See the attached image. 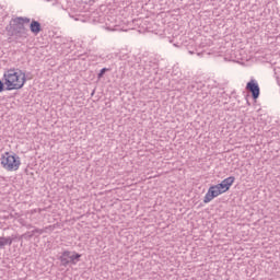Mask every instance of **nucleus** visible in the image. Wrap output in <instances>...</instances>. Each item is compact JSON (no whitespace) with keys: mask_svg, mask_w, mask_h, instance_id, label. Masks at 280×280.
Here are the masks:
<instances>
[{"mask_svg":"<svg viewBox=\"0 0 280 280\" xmlns=\"http://www.w3.org/2000/svg\"><path fill=\"white\" fill-rule=\"evenodd\" d=\"M3 82L5 91H19L25 86V73L19 69H9L3 73Z\"/></svg>","mask_w":280,"mask_h":280,"instance_id":"f257e3e1","label":"nucleus"},{"mask_svg":"<svg viewBox=\"0 0 280 280\" xmlns=\"http://www.w3.org/2000/svg\"><path fill=\"white\" fill-rule=\"evenodd\" d=\"M233 183H235V177L230 176L223 179L220 184L210 186V188L208 189V192L203 198L205 205H208V202H211L213 198H218V196H220L221 194H225V191H229Z\"/></svg>","mask_w":280,"mask_h":280,"instance_id":"f03ea898","label":"nucleus"},{"mask_svg":"<svg viewBox=\"0 0 280 280\" xmlns=\"http://www.w3.org/2000/svg\"><path fill=\"white\" fill-rule=\"evenodd\" d=\"M1 165L7 172H16L19 167H21V158L16 154H11L10 152H5L1 156Z\"/></svg>","mask_w":280,"mask_h":280,"instance_id":"7ed1b4c3","label":"nucleus"},{"mask_svg":"<svg viewBox=\"0 0 280 280\" xmlns=\"http://www.w3.org/2000/svg\"><path fill=\"white\" fill-rule=\"evenodd\" d=\"M30 18H23V16H18L12 19V30L14 36L18 38H27V30L25 28V24L30 23Z\"/></svg>","mask_w":280,"mask_h":280,"instance_id":"20e7f679","label":"nucleus"},{"mask_svg":"<svg viewBox=\"0 0 280 280\" xmlns=\"http://www.w3.org/2000/svg\"><path fill=\"white\" fill-rule=\"evenodd\" d=\"M246 91L252 94L254 102H257V100H259L261 90L259 89V83H257L255 79H252L249 82H247Z\"/></svg>","mask_w":280,"mask_h":280,"instance_id":"39448f33","label":"nucleus"},{"mask_svg":"<svg viewBox=\"0 0 280 280\" xmlns=\"http://www.w3.org/2000/svg\"><path fill=\"white\" fill-rule=\"evenodd\" d=\"M30 30H31L32 34H34V36H38V34H40V32H43V26H40V22H38L36 20H32V22L30 24Z\"/></svg>","mask_w":280,"mask_h":280,"instance_id":"423d86ee","label":"nucleus"},{"mask_svg":"<svg viewBox=\"0 0 280 280\" xmlns=\"http://www.w3.org/2000/svg\"><path fill=\"white\" fill-rule=\"evenodd\" d=\"M69 255H71V252L65 250L59 257V260L61 261V266H65V268H67V266H69L70 264Z\"/></svg>","mask_w":280,"mask_h":280,"instance_id":"0eeeda50","label":"nucleus"},{"mask_svg":"<svg viewBox=\"0 0 280 280\" xmlns=\"http://www.w3.org/2000/svg\"><path fill=\"white\" fill-rule=\"evenodd\" d=\"M12 242H14V238L11 236H0V249L5 248V246H12Z\"/></svg>","mask_w":280,"mask_h":280,"instance_id":"6e6552de","label":"nucleus"},{"mask_svg":"<svg viewBox=\"0 0 280 280\" xmlns=\"http://www.w3.org/2000/svg\"><path fill=\"white\" fill-rule=\"evenodd\" d=\"M80 257H82V255L75 252H73L72 254H69L70 264H73V266H75L78 261H80Z\"/></svg>","mask_w":280,"mask_h":280,"instance_id":"1a4fd4ad","label":"nucleus"},{"mask_svg":"<svg viewBox=\"0 0 280 280\" xmlns=\"http://www.w3.org/2000/svg\"><path fill=\"white\" fill-rule=\"evenodd\" d=\"M33 235H36V233H38V235H43V233H45L44 229H35L32 231Z\"/></svg>","mask_w":280,"mask_h":280,"instance_id":"9d476101","label":"nucleus"},{"mask_svg":"<svg viewBox=\"0 0 280 280\" xmlns=\"http://www.w3.org/2000/svg\"><path fill=\"white\" fill-rule=\"evenodd\" d=\"M3 91H5V81L0 80V93H3Z\"/></svg>","mask_w":280,"mask_h":280,"instance_id":"9b49d317","label":"nucleus"},{"mask_svg":"<svg viewBox=\"0 0 280 280\" xmlns=\"http://www.w3.org/2000/svg\"><path fill=\"white\" fill-rule=\"evenodd\" d=\"M54 229H56V226H54V225H48V226H46V228H44V233H47L48 231H54Z\"/></svg>","mask_w":280,"mask_h":280,"instance_id":"f8f14e48","label":"nucleus"},{"mask_svg":"<svg viewBox=\"0 0 280 280\" xmlns=\"http://www.w3.org/2000/svg\"><path fill=\"white\" fill-rule=\"evenodd\" d=\"M106 71H108V69L103 68V69L100 71V73H98V79H100V78H104V73H106Z\"/></svg>","mask_w":280,"mask_h":280,"instance_id":"ddd939ff","label":"nucleus"},{"mask_svg":"<svg viewBox=\"0 0 280 280\" xmlns=\"http://www.w3.org/2000/svg\"><path fill=\"white\" fill-rule=\"evenodd\" d=\"M22 237H28L30 240H32V237H34L33 232H27L24 235H22Z\"/></svg>","mask_w":280,"mask_h":280,"instance_id":"4468645a","label":"nucleus"},{"mask_svg":"<svg viewBox=\"0 0 280 280\" xmlns=\"http://www.w3.org/2000/svg\"><path fill=\"white\" fill-rule=\"evenodd\" d=\"M248 106H250V103L247 101Z\"/></svg>","mask_w":280,"mask_h":280,"instance_id":"2eb2a0df","label":"nucleus"}]
</instances>
